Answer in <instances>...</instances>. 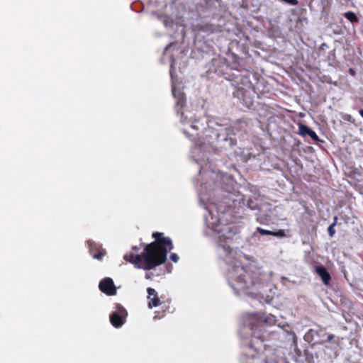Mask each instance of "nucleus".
I'll use <instances>...</instances> for the list:
<instances>
[{
    "mask_svg": "<svg viewBox=\"0 0 363 363\" xmlns=\"http://www.w3.org/2000/svg\"><path fill=\"white\" fill-rule=\"evenodd\" d=\"M245 94V91H244V89L242 87H240L238 86V91L236 93H233V95L234 96H236V97H242Z\"/></svg>",
    "mask_w": 363,
    "mask_h": 363,
    "instance_id": "nucleus-18",
    "label": "nucleus"
},
{
    "mask_svg": "<svg viewBox=\"0 0 363 363\" xmlns=\"http://www.w3.org/2000/svg\"><path fill=\"white\" fill-rule=\"evenodd\" d=\"M298 133L302 137H310L316 143L323 142L320 140L319 137L317 135L315 132L310 128L308 125L303 123H298Z\"/></svg>",
    "mask_w": 363,
    "mask_h": 363,
    "instance_id": "nucleus-9",
    "label": "nucleus"
},
{
    "mask_svg": "<svg viewBox=\"0 0 363 363\" xmlns=\"http://www.w3.org/2000/svg\"><path fill=\"white\" fill-rule=\"evenodd\" d=\"M211 150L209 145L197 142L191 150V158L200 168V178L196 180L201 183L198 189L199 202L208 213L204 216L206 223L213 230L218 253L229 265L226 277L235 294H243L252 297L263 296L269 287L267 276L255 266H244L236 259V252L231 246L235 232L230 225L221 224L220 218H214L213 211L216 210L218 213L216 202L226 196L223 192L229 193L233 189V181L230 175L211 168L209 155Z\"/></svg>",
    "mask_w": 363,
    "mask_h": 363,
    "instance_id": "nucleus-1",
    "label": "nucleus"
},
{
    "mask_svg": "<svg viewBox=\"0 0 363 363\" xmlns=\"http://www.w3.org/2000/svg\"><path fill=\"white\" fill-rule=\"evenodd\" d=\"M336 220H337V217H335V219H334V222L333 223H332L328 228V235L330 236V237H333L335 233V230L334 229V227L335 225H336Z\"/></svg>",
    "mask_w": 363,
    "mask_h": 363,
    "instance_id": "nucleus-17",
    "label": "nucleus"
},
{
    "mask_svg": "<svg viewBox=\"0 0 363 363\" xmlns=\"http://www.w3.org/2000/svg\"><path fill=\"white\" fill-rule=\"evenodd\" d=\"M155 241L145 245L143 251L140 255L127 252L123 259L138 269L149 271L164 264L167 260L168 252L174 247L170 238L165 237L163 233H152Z\"/></svg>",
    "mask_w": 363,
    "mask_h": 363,
    "instance_id": "nucleus-2",
    "label": "nucleus"
},
{
    "mask_svg": "<svg viewBox=\"0 0 363 363\" xmlns=\"http://www.w3.org/2000/svg\"><path fill=\"white\" fill-rule=\"evenodd\" d=\"M87 245L89 253L93 257V258L100 260L105 255L106 251L105 250L102 249L100 244L96 243L93 240H88Z\"/></svg>",
    "mask_w": 363,
    "mask_h": 363,
    "instance_id": "nucleus-8",
    "label": "nucleus"
},
{
    "mask_svg": "<svg viewBox=\"0 0 363 363\" xmlns=\"http://www.w3.org/2000/svg\"><path fill=\"white\" fill-rule=\"evenodd\" d=\"M169 259H170L172 262H174L177 263V262L179 261V256L177 255V254H176V253H171V255H170V256H169Z\"/></svg>",
    "mask_w": 363,
    "mask_h": 363,
    "instance_id": "nucleus-19",
    "label": "nucleus"
},
{
    "mask_svg": "<svg viewBox=\"0 0 363 363\" xmlns=\"http://www.w3.org/2000/svg\"><path fill=\"white\" fill-rule=\"evenodd\" d=\"M315 272L321 278L323 284L326 286L329 285L331 279V276L328 272L327 269L323 265H318L315 267Z\"/></svg>",
    "mask_w": 363,
    "mask_h": 363,
    "instance_id": "nucleus-11",
    "label": "nucleus"
},
{
    "mask_svg": "<svg viewBox=\"0 0 363 363\" xmlns=\"http://www.w3.org/2000/svg\"><path fill=\"white\" fill-rule=\"evenodd\" d=\"M172 46V43L167 45L166 47H165V50H164V52H166L170 47Z\"/></svg>",
    "mask_w": 363,
    "mask_h": 363,
    "instance_id": "nucleus-26",
    "label": "nucleus"
},
{
    "mask_svg": "<svg viewBox=\"0 0 363 363\" xmlns=\"http://www.w3.org/2000/svg\"><path fill=\"white\" fill-rule=\"evenodd\" d=\"M172 95L176 100L175 109L177 114L180 115V122L183 125H191L195 119V113L185 108L186 97L184 93L180 89H177L172 86Z\"/></svg>",
    "mask_w": 363,
    "mask_h": 363,
    "instance_id": "nucleus-5",
    "label": "nucleus"
},
{
    "mask_svg": "<svg viewBox=\"0 0 363 363\" xmlns=\"http://www.w3.org/2000/svg\"><path fill=\"white\" fill-rule=\"evenodd\" d=\"M318 332L314 329H310L305 334L304 339L306 341L310 342H312L316 336H318Z\"/></svg>",
    "mask_w": 363,
    "mask_h": 363,
    "instance_id": "nucleus-13",
    "label": "nucleus"
},
{
    "mask_svg": "<svg viewBox=\"0 0 363 363\" xmlns=\"http://www.w3.org/2000/svg\"><path fill=\"white\" fill-rule=\"evenodd\" d=\"M349 72H350V74H351L352 75L355 74V72L352 69H350Z\"/></svg>",
    "mask_w": 363,
    "mask_h": 363,
    "instance_id": "nucleus-24",
    "label": "nucleus"
},
{
    "mask_svg": "<svg viewBox=\"0 0 363 363\" xmlns=\"http://www.w3.org/2000/svg\"><path fill=\"white\" fill-rule=\"evenodd\" d=\"M260 362H261V363H267V360H266L264 358H262V359H260Z\"/></svg>",
    "mask_w": 363,
    "mask_h": 363,
    "instance_id": "nucleus-28",
    "label": "nucleus"
},
{
    "mask_svg": "<svg viewBox=\"0 0 363 363\" xmlns=\"http://www.w3.org/2000/svg\"><path fill=\"white\" fill-rule=\"evenodd\" d=\"M132 249L134 250V251H138L139 250V247L138 246H133L132 247Z\"/></svg>",
    "mask_w": 363,
    "mask_h": 363,
    "instance_id": "nucleus-25",
    "label": "nucleus"
},
{
    "mask_svg": "<svg viewBox=\"0 0 363 363\" xmlns=\"http://www.w3.org/2000/svg\"><path fill=\"white\" fill-rule=\"evenodd\" d=\"M359 115L363 118V109H360V110L359 111Z\"/></svg>",
    "mask_w": 363,
    "mask_h": 363,
    "instance_id": "nucleus-27",
    "label": "nucleus"
},
{
    "mask_svg": "<svg viewBox=\"0 0 363 363\" xmlns=\"http://www.w3.org/2000/svg\"><path fill=\"white\" fill-rule=\"evenodd\" d=\"M262 324L254 317L250 319L247 325H245L241 331L247 333L251 332L252 338L250 341H243L242 347L243 350L242 359H254L256 356L263 352L268 346L265 343L268 334L262 331Z\"/></svg>",
    "mask_w": 363,
    "mask_h": 363,
    "instance_id": "nucleus-4",
    "label": "nucleus"
},
{
    "mask_svg": "<svg viewBox=\"0 0 363 363\" xmlns=\"http://www.w3.org/2000/svg\"><path fill=\"white\" fill-rule=\"evenodd\" d=\"M282 328L284 329V331L286 332L288 336L291 337L293 340H295L296 335H295V333L293 331H290L289 330H290V326L289 325H283Z\"/></svg>",
    "mask_w": 363,
    "mask_h": 363,
    "instance_id": "nucleus-16",
    "label": "nucleus"
},
{
    "mask_svg": "<svg viewBox=\"0 0 363 363\" xmlns=\"http://www.w3.org/2000/svg\"><path fill=\"white\" fill-rule=\"evenodd\" d=\"M344 16L351 23H357L359 21L357 16L352 11L345 12Z\"/></svg>",
    "mask_w": 363,
    "mask_h": 363,
    "instance_id": "nucleus-14",
    "label": "nucleus"
},
{
    "mask_svg": "<svg viewBox=\"0 0 363 363\" xmlns=\"http://www.w3.org/2000/svg\"><path fill=\"white\" fill-rule=\"evenodd\" d=\"M206 133V135L216 140V147L228 150L236 145V138L233 130L220 123L215 118L207 116L194 121L189 129H184L183 133L188 138H195L199 133Z\"/></svg>",
    "mask_w": 363,
    "mask_h": 363,
    "instance_id": "nucleus-3",
    "label": "nucleus"
},
{
    "mask_svg": "<svg viewBox=\"0 0 363 363\" xmlns=\"http://www.w3.org/2000/svg\"><path fill=\"white\" fill-rule=\"evenodd\" d=\"M153 276V274L152 273H146L145 274V279H150L152 278V277Z\"/></svg>",
    "mask_w": 363,
    "mask_h": 363,
    "instance_id": "nucleus-22",
    "label": "nucleus"
},
{
    "mask_svg": "<svg viewBox=\"0 0 363 363\" xmlns=\"http://www.w3.org/2000/svg\"><path fill=\"white\" fill-rule=\"evenodd\" d=\"M241 81L242 82L245 81L246 82H249L248 79L247 77H241Z\"/></svg>",
    "mask_w": 363,
    "mask_h": 363,
    "instance_id": "nucleus-23",
    "label": "nucleus"
},
{
    "mask_svg": "<svg viewBox=\"0 0 363 363\" xmlns=\"http://www.w3.org/2000/svg\"><path fill=\"white\" fill-rule=\"evenodd\" d=\"M99 288L101 291L108 296H113L116 294V288L115 287L113 281L111 278L106 277L103 279L99 282Z\"/></svg>",
    "mask_w": 363,
    "mask_h": 363,
    "instance_id": "nucleus-7",
    "label": "nucleus"
},
{
    "mask_svg": "<svg viewBox=\"0 0 363 363\" xmlns=\"http://www.w3.org/2000/svg\"><path fill=\"white\" fill-rule=\"evenodd\" d=\"M127 316L126 309L120 303H116L113 306V311L109 315V320L114 328H120L125 323Z\"/></svg>",
    "mask_w": 363,
    "mask_h": 363,
    "instance_id": "nucleus-6",
    "label": "nucleus"
},
{
    "mask_svg": "<svg viewBox=\"0 0 363 363\" xmlns=\"http://www.w3.org/2000/svg\"><path fill=\"white\" fill-rule=\"evenodd\" d=\"M257 221H259V222H261V221L259 220V217H257Z\"/></svg>",
    "mask_w": 363,
    "mask_h": 363,
    "instance_id": "nucleus-29",
    "label": "nucleus"
},
{
    "mask_svg": "<svg viewBox=\"0 0 363 363\" xmlns=\"http://www.w3.org/2000/svg\"><path fill=\"white\" fill-rule=\"evenodd\" d=\"M334 337H335V336L333 334H330L328 336L327 341L329 342H331L333 340Z\"/></svg>",
    "mask_w": 363,
    "mask_h": 363,
    "instance_id": "nucleus-21",
    "label": "nucleus"
},
{
    "mask_svg": "<svg viewBox=\"0 0 363 363\" xmlns=\"http://www.w3.org/2000/svg\"><path fill=\"white\" fill-rule=\"evenodd\" d=\"M261 319L267 325H274L277 322L276 316L272 314H264L261 317Z\"/></svg>",
    "mask_w": 363,
    "mask_h": 363,
    "instance_id": "nucleus-12",
    "label": "nucleus"
},
{
    "mask_svg": "<svg viewBox=\"0 0 363 363\" xmlns=\"http://www.w3.org/2000/svg\"><path fill=\"white\" fill-rule=\"evenodd\" d=\"M147 292L148 294V307L150 308L161 305V301L158 297L157 292L154 289L149 287L147 289Z\"/></svg>",
    "mask_w": 363,
    "mask_h": 363,
    "instance_id": "nucleus-10",
    "label": "nucleus"
},
{
    "mask_svg": "<svg viewBox=\"0 0 363 363\" xmlns=\"http://www.w3.org/2000/svg\"><path fill=\"white\" fill-rule=\"evenodd\" d=\"M174 62H175V60L173 57H172V62H171L170 70H169V73H170V75L172 77V69H173Z\"/></svg>",
    "mask_w": 363,
    "mask_h": 363,
    "instance_id": "nucleus-20",
    "label": "nucleus"
},
{
    "mask_svg": "<svg viewBox=\"0 0 363 363\" xmlns=\"http://www.w3.org/2000/svg\"><path fill=\"white\" fill-rule=\"evenodd\" d=\"M256 231L262 235H273V236H279V233H275L273 231L264 230L259 227L257 228Z\"/></svg>",
    "mask_w": 363,
    "mask_h": 363,
    "instance_id": "nucleus-15",
    "label": "nucleus"
}]
</instances>
